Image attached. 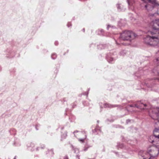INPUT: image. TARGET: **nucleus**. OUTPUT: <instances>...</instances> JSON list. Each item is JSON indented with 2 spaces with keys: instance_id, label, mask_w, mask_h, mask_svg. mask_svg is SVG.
Listing matches in <instances>:
<instances>
[{
  "instance_id": "f03ea898",
  "label": "nucleus",
  "mask_w": 159,
  "mask_h": 159,
  "mask_svg": "<svg viewBox=\"0 0 159 159\" xmlns=\"http://www.w3.org/2000/svg\"><path fill=\"white\" fill-rule=\"evenodd\" d=\"M136 36V34L132 31H125L121 34L120 38L123 40L131 41L134 39Z\"/></svg>"
},
{
  "instance_id": "0eeeda50",
  "label": "nucleus",
  "mask_w": 159,
  "mask_h": 159,
  "mask_svg": "<svg viewBox=\"0 0 159 159\" xmlns=\"http://www.w3.org/2000/svg\"><path fill=\"white\" fill-rule=\"evenodd\" d=\"M104 107H109V108H112L116 107V105H111L109 104H105Z\"/></svg>"
},
{
  "instance_id": "39448f33",
  "label": "nucleus",
  "mask_w": 159,
  "mask_h": 159,
  "mask_svg": "<svg viewBox=\"0 0 159 159\" xmlns=\"http://www.w3.org/2000/svg\"><path fill=\"white\" fill-rule=\"evenodd\" d=\"M79 135H81L82 134H84V137L83 138H79L78 139V140L80 142L82 143H84V142L86 138V134L85 132L84 131H81L79 133Z\"/></svg>"
},
{
  "instance_id": "20e7f679",
  "label": "nucleus",
  "mask_w": 159,
  "mask_h": 159,
  "mask_svg": "<svg viewBox=\"0 0 159 159\" xmlns=\"http://www.w3.org/2000/svg\"><path fill=\"white\" fill-rule=\"evenodd\" d=\"M147 105L146 104H143L141 103V102H138L136 104H132L130 105V107H136L140 109H144V107H146Z\"/></svg>"
},
{
  "instance_id": "dca6fc26",
  "label": "nucleus",
  "mask_w": 159,
  "mask_h": 159,
  "mask_svg": "<svg viewBox=\"0 0 159 159\" xmlns=\"http://www.w3.org/2000/svg\"><path fill=\"white\" fill-rule=\"evenodd\" d=\"M58 44V43L57 42V41H56L55 42V44L56 45H57Z\"/></svg>"
},
{
  "instance_id": "9d476101",
  "label": "nucleus",
  "mask_w": 159,
  "mask_h": 159,
  "mask_svg": "<svg viewBox=\"0 0 159 159\" xmlns=\"http://www.w3.org/2000/svg\"><path fill=\"white\" fill-rule=\"evenodd\" d=\"M57 57V55L55 53H53L52 55V56H51L52 58L53 59H55Z\"/></svg>"
},
{
  "instance_id": "393cba45",
  "label": "nucleus",
  "mask_w": 159,
  "mask_h": 159,
  "mask_svg": "<svg viewBox=\"0 0 159 159\" xmlns=\"http://www.w3.org/2000/svg\"><path fill=\"white\" fill-rule=\"evenodd\" d=\"M154 15V14H153V15H152V16H153ZM150 15V16H152V15Z\"/></svg>"
},
{
  "instance_id": "7ed1b4c3",
  "label": "nucleus",
  "mask_w": 159,
  "mask_h": 159,
  "mask_svg": "<svg viewBox=\"0 0 159 159\" xmlns=\"http://www.w3.org/2000/svg\"><path fill=\"white\" fill-rule=\"evenodd\" d=\"M150 116L154 120L159 121V108H154L149 111Z\"/></svg>"
},
{
  "instance_id": "bb28decb",
  "label": "nucleus",
  "mask_w": 159,
  "mask_h": 159,
  "mask_svg": "<svg viewBox=\"0 0 159 159\" xmlns=\"http://www.w3.org/2000/svg\"><path fill=\"white\" fill-rule=\"evenodd\" d=\"M83 31H84V29H83Z\"/></svg>"
},
{
  "instance_id": "a211bd4d",
  "label": "nucleus",
  "mask_w": 159,
  "mask_h": 159,
  "mask_svg": "<svg viewBox=\"0 0 159 159\" xmlns=\"http://www.w3.org/2000/svg\"><path fill=\"white\" fill-rule=\"evenodd\" d=\"M76 158H78V159H80V156L78 155H77L76 156Z\"/></svg>"
},
{
  "instance_id": "f8f14e48",
  "label": "nucleus",
  "mask_w": 159,
  "mask_h": 159,
  "mask_svg": "<svg viewBox=\"0 0 159 159\" xmlns=\"http://www.w3.org/2000/svg\"><path fill=\"white\" fill-rule=\"evenodd\" d=\"M113 60V59L112 58H111L110 59L108 60L109 62L111 63Z\"/></svg>"
},
{
  "instance_id": "aec40b11",
  "label": "nucleus",
  "mask_w": 159,
  "mask_h": 159,
  "mask_svg": "<svg viewBox=\"0 0 159 159\" xmlns=\"http://www.w3.org/2000/svg\"><path fill=\"white\" fill-rule=\"evenodd\" d=\"M149 159H155V158L152 157H150Z\"/></svg>"
},
{
  "instance_id": "6e6552de",
  "label": "nucleus",
  "mask_w": 159,
  "mask_h": 159,
  "mask_svg": "<svg viewBox=\"0 0 159 159\" xmlns=\"http://www.w3.org/2000/svg\"><path fill=\"white\" fill-rule=\"evenodd\" d=\"M80 131H75L74 132V135L75 136L77 137V136H78L79 137H83V136H84V134H82L81 135H79V132Z\"/></svg>"
},
{
  "instance_id": "1a4fd4ad",
  "label": "nucleus",
  "mask_w": 159,
  "mask_h": 159,
  "mask_svg": "<svg viewBox=\"0 0 159 159\" xmlns=\"http://www.w3.org/2000/svg\"><path fill=\"white\" fill-rule=\"evenodd\" d=\"M127 2L130 6H132L134 3L135 1L134 0H127Z\"/></svg>"
},
{
  "instance_id": "c85d7f7f",
  "label": "nucleus",
  "mask_w": 159,
  "mask_h": 159,
  "mask_svg": "<svg viewBox=\"0 0 159 159\" xmlns=\"http://www.w3.org/2000/svg\"><path fill=\"white\" fill-rule=\"evenodd\" d=\"M68 24H69V25H69V24H70V23H69Z\"/></svg>"
},
{
  "instance_id": "5701e85b",
  "label": "nucleus",
  "mask_w": 159,
  "mask_h": 159,
  "mask_svg": "<svg viewBox=\"0 0 159 159\" xmlns=\"http://www.w3.org/2000/svg\"><path fill=\"white\" fill-rule=\"evenodd\" d=\"M14 159H16V156L15 157Z\"/></svg>"
},
{
  "instance_id": "b1692460",
  "label": "nucleus",
  "mask_w": 159,
  "mask_h": 159,
  "mask_svg": "<svg viewBox=\"0 0 159 159\" xmlns=\"http://www.w3.org/2000/svg\"><path fill=\"white\" fill-rule=\"evenodd\" d=\"M67 26L68 27H69L70 26L69 25V24H68V25H67Z\"/></svg>"
},
{
  "instance_id": "412c9836",
  "label": "nucleus",
  "mask_w": 159,
  "mask_h": 159,
  "mask_svg": "<svg viewBox=\"0 0 159 159\" xmlns=\"http://www.w3.org/2000/svg\"><path fill=\"white\" fill-rule=\"evenodd\" d=\"M117 8L118 9H119L120 8V7L119 6V5H117Z\"/></svg>"
},
{
  "instance_id": "4be33fe9",
  "label": "nucleus",
  "mask_w": 159,
  "mask_h": 159,
  "mask_svg": "<svg viewBox=\"0 0 159 159\" xmlns=\"http://www.w3.org/2000/svg\"><path fill=\"white\" fill-rule=\"evenodd\" d=\"M156 61H158V58L156 59Z\"/></svg>"
},
{
  "instance_id": "9b49d317",
  "label": "nucleus",
  "mask_w": 159,
  "mask_h": 159,
  "mask_svg": "<svg viewBox=\"0 0 159 159\" xmlns=\"http://www.w3.org/2000/svg\"><path fill=\"white\" fill-rule=\"evenodd\" d=\"M141 0L142 1H143V2H146V3L151 2L150 0Z\"/></svg>"
},
{
  "instance_id": "f257e3e1",
  "label": "nucleus",
  "mask_w": 159,
  "mask_h": 159,
  "mask_svg": "<svg viewBox=\"0 0 159 159\" xmlns=\"http://www.w3.org/2000/svg\"><path fill=\"white\" fill-rule=\"evenodd\" d=\"M153 30L150 32L152 35L155 34L154 36H147L144 39L145 43L151 46L157 45L158 43V38H159V20H156L152 22Z\"/></svg>"
},
{
  "instance_id": "a878e982",
  "label": "nucleus",
  "mask_w": 159,
  "mask_h": 159,
  "mask_svg": "<svg viewBox=\"0 0 159 159\" xmlns=\"http://www.w3.org/2000/svg\"><path fill=\"white\" fill-rule=\"evenodd\" d=\"M65 135H66V136H67V134H65Z\"/></svg>"
},
{
  "instance_id": "2eb2a0df",
  "label": "nucleus",
  "mask_w": 159,
  "mask_h": 159,
  "mask_svg": "<svg viewBox=\"0 0 159 159\" xmlns=\"http://www.w3.org/2000/svg\"><path fill=\"white\" fill-rule=\"evenodd\" d=\"M74 152H76L77 151H78V149L76 148H74Z\"/></svg>"
},
{
  "instance_id": "ddd939ff",
  "label": "nucleus",
  "mask_w": 159,
  "mask_h": 159,
  "mask_svg": "<svg viewBox=\"0 0 159 159\" xmlns=\"http://www.w3.org/2000/svg\"><path fill=\"white\" fill-rule=\"evenodd\" d=\"M89 148V147L85 146L84 148V151H86Z\"/></svg>"
},
{
  "instance_id": "423d86ee",
  "label": "nucleus",
  "mask_w": 159,
  "mask_h": 159,
  "mask_svg": "<svg viewBox=\"0 0 159 159\" xmlns=\"http://www.w3.org/2000/svg\"><path fill=\"white\" fill-rule=\"evenodd\" d=\"M145 7L146 8V9L148 11L151 10H152L153 8V7L151 6V5L149 4H147L145 5Z\"/></svg>"
},
{
  "instance_id": "cd10ccee",
  "label": "nucleus",
  "mask_w": 159,
  "mask_h": 159,
  "mask_svg": "<svg viewBox=\"0 0 159 159\" xmlns=\"http://www.w3.org/2000/svg\"><path fill=\"white\" fill-rule=\"evenodd\" d=\"M64 135V134H63V135H62V136H63Z\"/></svg>"
},
{
  "instance_id": "4468645a",
  "label": "nucleus",
  "mask_w": 159,
  "mask_h": 159,
  "mask_svg": "<svg viewBox=\"0 0 159 159\" xmlns=\"http://www.w3.org/2000/svg\"><path fill=\"white\" fill-rule=\"evenodd\" d=\"M111 27V28H114V26H111L110 25H107V30H108V29H109V28H110V27Z\"/></svg>"
},
{
  "instance_id": "f3484780",
  "label": "nucleus",
  "mask_w": 159,
  "mask_h": 159,
  "mask_svg": "<svg viewBox=\"0 0 159 159\" xmlns=\"http://www.w3.org/2000/svg\"><path fill=\"white\" fill-rule=\"evenodd\" d=\"M64 159H68V157L67 156H65L64 157Z\"/></svg>"
},
{
  "instance_id": "6ab92c4d",
  "label": "nucleus",
  "mask_w": 159,
  "mask_h": 159,
  "mask_svg": "<svg viewBox=\"0 0 159 159\" xmlns=\"http://www.w3.org/2000/svg\"><path fill=\"white\" fill-rule=\"evenodd\" d=\"M130 122V120H126V123H128L129 122Z\"/></svg>"
}]
</instances>
